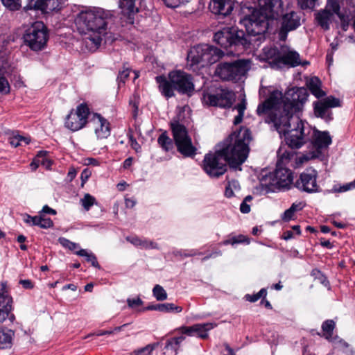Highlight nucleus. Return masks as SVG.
<instances>
[{
	"label": "nucleus",
	"mask_w": 355,
	"mask_h": 355,
	"mask_svg": "<svg viewBox=\"0 0 355 355\" xmlns=\"http://www.w3.org/2000/svg\"><path fill=\"white\" fill-rule=\"evenodd\" d=\"M309 96L304 87H292L284 94L274 90L268 98L260 103L257 109L259 116L268 114L265 121L272 123L275 130L284 135L286 144L292 149H299L306 141L304 122L300 119L299 113Z\"/></svg>",
	"instance_id": "1"
},
{
	"label": "nucleus",
	"mask_w": 355,
	"mask_h": 355,
	"mask_svg": "<svg viewBox=\"0 0 355 355\" xmlns=\"http://www.w3.org/2000/svg\"><path fill=\"white\" fill-rule=\"evenodd\" d=\"M267 13L253 8L250 14L240 19V23L246 30L247 34L235 26H225L216 31L214 42L224 49L246 50L251 48L253 42L259 41L267 31L269 26Z\"/></svg>",
	"instance_id": "2"
},
{
	"label": "nucleus",
	"mask_w": 355,
	"mask_h": 355,
	"mask_svg": "<svg viewBox=\"0 0 355 355\" xmlns=\"http://www.w3.org/2000/svg\"><path fill=\"white\" fill-rule=\"evenodd\" d=\"M251 139L250 130L242 127L239 130L233 132L218 146L220 153L230 168L241 170V166L248 157Z\"/></svg>",
	"instance_id": "3"
},
{
	"label": "nucleus",
	"mask_w": 355,
	"mask_h": 355,
	"mask_svg": "<svg viewBox=\"0 0 355 355\" xmlns=\"http://www.w3.org/2000/svg\"><path fill=\"white\" fill-rule=\"evenodd\" d=\"M111 14L102 8L80 12L75 19L79 31L89 35L87 38L98 47L106 34L107 26L111 20Z\"/></svg>",
	"instance_id": "4"
},
{
	"label": "nucleus",
	"mask_w": 355,
	"mask_h": 355,
	"mask_svg": "<svg viewBox=\"0 0 355 355\" xmlns=\"http://www.w3.org/2000/svg\"><path fill=\"white\" fill-rule=\"evenodd\" d=\"M162 94L169 98L175 96L174 90L180 94L191 96L194 91L192 76L181 70H175L168 73V80L164 76L155 78Z\"/></svg>",
	"instance_id": "5"
},
{
	"label": "nucleus",
	"mask_w": 355,
	"mask_h": 355,
	"mask_svg": "<svg viewBox=\"0 0 355 355\" xmlns=\"http://www.w3.org/2000/svg\"><path fill=\"white\" fill-rule=\"evenodd\" d=\"M292 171L281 163L276 164V169L268 175H263L260 183L266 193L275 192L281 189H288L293 182Z\"/></svg>",
	"instance_id": "6"
},
{
	"label": "nucleus",
	"mask_w": 355,
	"mask_h": 355,
	"mask_svg": "<svg viewBox=\"0 0 355 355\" xmlns=\"http://www.w3.org/2000/svg\"><path fill=\"white\" fill-rule=\"evenodd\" d=\"M250 67V61L245 59L220 62L216 67L214 75L223 80L237 82L245 76Z\"/></svg>",
	"instance_id": "7"
},
{
	"label": "nucleus",
	"mask_w": 355,
	"mask_h": 355,
	"mask_svg": "<svg viewBox=\"0 0 355 355\" xmlns=\"http://www.w3.org/2000/svg\"><path fill=\"white\" fill-rule=\"evenodd\" d=\"M234 98V93L227 89L209 87L202 91L201 101L203 105L207 106L230 108Z\"/></svg>",
	"instance_id": "8"
},
{
	"label": "nucleus",
	"mask_w": 355,
	"mask_h": 355,
	"mask_svg": "<svg viewBox=\"0 0 355 355\" xmlns=\"http://www.w3.org/2000/svg\"><path fill=\"white\" fill-rule=\"evenodd\" d=\"M24 44L32 51H39L44 49L49 40V31L42 21L34 22L25 32Z\"/></svg>",
	"instance_id": "9"
},
{
	"label": "nucleus",
	"mask_w": 355,
	"mask_h": 355,
	"mask_svg": "<svg viewBox=\"0 0 355 355\" xmlns=\"http://www.w3.org/2000/svg\"><path fill=\"white\" fill-rule=\"evenodd\" d=\"M171 128L178 151L186 157L195 156L197 148L193 145L186 127L175 121L171 123Z\"/></svg>",
	"instance_id": "10"
},
{
	"label": "nucleus",
	"mask_w": 355,
	"mask_h": 355,
	"mask_svg": "<svg viewBox=\"0 0 355 355\" xmlns=\"http://www.w3.org/2000/svg\"><path fill=\"white\" fill-rule=\"evenodd\" d=\"M227 164L219 148L214 153L206 154L203 159V169L211 178H218L223 175L227 171Z\"/></svg>",
	"instance_id": "11"
},
{
	"label": "nucleus",
	"mask_w": 355,
	"mask_h": 355,
	"mask_svg": "<svg viewBox=\"0 0 355 355\" xmlns=\"http://www.w3.org/2000/svg\"><path fill=\"white\" fill-rule=\"evenodd\" d=\"M89 114L90 111L87 104H80L74 112L71 111L67 116L64 123L65 127L73 132L82 129L87 123Z\"/></svg>",
	"instance_id": "12"
},
{
	"label": "nucleus",
	"mask_w": 355,
	"mask_h": 355,
	"mask_svg": "<svg viewBox=\"0 0 355 355\" xmlns=\"http://www.w3.org/2000/svg\"><path fill=\"white\" fill-rule=\"evenodd\" d=\"M143 0H119L120 21L123 26L132 25Z\"/></svg>",
	"instance_id": "13"
},
{
	"label": "nucleus",
	"mask_w": 355,
	"mask_h": 355,
	"mask_svg": "<svg viewBox=\"0 0 355 355\" xmlns=\"http://www.w3.org/2000/svg\"><path fill=\"white\" fill-rule=\"evenodd\" d=\"M302 12L290 11L282 15L280 19V28L279 30V38L282 41H285L288 33L296 30L301 25Z\"/></svg>",
	"instance_id": "14"
},
{
	"label": "nucleus",
	"mask_w": 355,
	"mask_h": 355,
	"mask_svg": "<svg viewBox=\"0 0 355 355\" xmlns=\"http://www.w3.org/2000/svg\"><path fill=\"white\" fill-rule=\"evenodd\" d=\"M318 172L312 168H306L302 172L295 183V187L302 191L312 193L320 191L317 184Z\"/></svg>",
	"instance_id": "15"
},
{
	"label": "nucleus",
	"mask_w": 355,
	"mask_h": 355,
	"mask_svg": "<svg viewBox=\"0 0 355 355\" xmlns=\"http://www.w3.org/2000/svg\"><path fill=\"white\" fill-rule=\"evenodd\" d=\"M60 4L61 0H27V3L24 7V10L26 12L35 10L48 14L59 10Z\"/></svg>",
	"instance_id": "16"
},
{
	"label": "nucleus",
	"mask_w": 355,
	"mask_h": 355,
	"mask_svg": "<svg viewBox=\"0 0 355 355\" xmlns=\"http://www.w3.org/2000/svg\"><path fill=\"white\" fill-rule=\"evenodd\" d=\"M234 6V2L233 0H211L209 3L211 12L223 17L230 15Z\"/></svg>",
	"instance_id": "17"
},
{
	"label": "nucleus",
	"mask_w": 355,
	"mask_h": 355,
	"mask_svg": "<svg viewBox=\"0 0 355 355\" xmlns=\"http://www.w3.org/2000/svg\"><path fill=\"white\" fill-rule=\"evenodd\" d=\"M92 121L96 125L95 133L98 139H105L110 135V124L101 114L94 113Z\"/></svg>",
	"instance_id": "18"
},
{
	"label": "nucleus",
	"mask_w": 355,
	"mask_h": 355,
	"mask_svg": "<svg viewBox=\"0 0 355 355\" xmlns=\"http://www.w3.org/2000/svg\"><path fill=\"white\" fill-rule=\"evenodd\" d=\"M187 60L193 70H196L198 65L203 67L204 44L192 47L188 53Z\"/></svg>",
	"instance_id": "19"
},
{
	"label": "nucleus",
	"mask_w": 355,
	"mask_h": 355,
	"mask_svg": "<svg viewBox=\"0 0 355 355\" xmlns=\"http://www.w3.org/2000/svg\"><path fill=\"white\" fill-rule=\"evenodd\" d=\"M224 55L223 51L218 48L204 44L203 67L218 62Z\"/></svg>",
	"instance_id": "20"
},
{
	"label": "nucleus",
	"mask_w": 355,
	"mask_h": 355,
	"mask_svg": "<svg viewBox=\"0 0 355 355\" xmlns=\"http://www.w3.org/2000/svg\"><path fill=\"white\" fill-rule=\"evenodd\" d=\"M259 10L268 14V17L275 18L278 10L282 6L281 0H259Z\"/></svg>",
	"instance_id": "21"
},
{
	"label": "nucleus",
	"mask_w": 355,
	"mask_h": 355,
	"mask_svg": "<svg viewBox=\"0 0 355 355\" xmlns=\"http://www.w3.org/2000/svg\"><path fill=\"white\" fill-rule=\"evenodd\" d=\"M276 61L278 63L289 65L292 67L299 66L301 64L300 54L297 51L291 50L278 56Z\"/></svg>",
	"instance_id": "22"
},
{
	"label": "nucleus",
	"mask_w": 355,
	"mask_h": 355,
	"mask_svg": "<svg viewBox=\"0 0 355 355\" xmlns=\"http://www.w3.org/2000/svg\"><path fill=\"white\" fill-rule=\"evenodd\" d=\"M313 107L314 114L316 117L321 118L327 122L333 119L332 113L329 111V108L322 100L314 101Z\"/></svg>",
	"instance_id": "23"
},
{
	"label": "nucleus",
	"mask_w": 355,
	"mask_h": 355,
	"mask_svg": "<svg viewBox=\"0 0 355 355\" xmlns=\"http://www.w3.org/2000/svg\"><path fill=\"white\" fill-rule=\"evenodd\" d=\"M333 19V12L327 9L321 10L315 14V20L318 24L324 31L329 30Z\"/></svg>",
	"instance_id": "24"
},
{
	"label": "nucleus",
	"mask_w": 355,
	"mask_h": 355,
	"mask_svg": "<svg viewBox=\"0 0 355 355\" xmlns=\"http://www.w3.org/2000/svg\"><path fill=\"white\" fill-rule=\"evenodd\" d=\"M185 336H180L167 340L163 348L164 355H177L180 344L185 340Z\"/></svg>",
	"instance_id": "25"
},
{
	"label": "nucleus",
	"mask_w": 355,
	"mask_h": 355,
	"mask_svg": "<svg viewBox=\"0 0 355 355\" xmlns=\"http://www.w3.org/2000/svg\"><path fill=\"white\" fill-rule=\"evenodd\" d=\"M331 144V138L328 132L317 131L313 139V145L317 148L328 147Z\"/></svg>",
	"instance_id": "26"
},
{
	"label": "nucleus",
	"mask_w": 355,
	"mask_h": 355,
	"mask_svg": "<svg viewBox=\"0 0 355 355\" xmlns=\"http://www.w3.org/2000/svg\"><path fill=\"white\" fill-rule=\"evenodd\" d=\"M322 83L319 78L314 76L310 78L307 83V87L311 93L317 98L325 96V92L321 89Z\"/></svg>",
	"instance_id": "27"
},
{
	"label": "nucleus",
	"mask_w": 355,
	"mask_h": 355,
	"mask_svg": "<svg viewBox=\"0 0 355 355\" xmlns=\"http://www.w3.org/2000/svg\"><path fill=\"white\" fill-rule=\"evenodd\" d=\"M216 327L215 323H198L196 324L195 336L196 335L198 338L205 339L208 338V332L211 329Z\"/></svg>",
	"instance_id": "28"
},
{
	"label": "nucleus",
	"mask_w": 355,
	"mask_h": 355,
	"mask_svg": "<svg viewBox=\"0 0 355 355\" xmlns=\"http://www.w3.org/2000/svg\"><path fill=\"white\" fill-rule=\"evenodd\" d=\"M76 254L80 257H84L87 262L91 263L92 266L100 269L101 266L98 263L97 258L92 252H88L85 249H80L76 252Z\"/></svg>",
	"instance_id": "29"
},
{
	"label": "nucleus",
	"mask_w": 355,
	"mask_h": 355,
	"mask_svg": "<svg viewBox=\"0 0 355 355\" xmlns=\"http://www.w3.org/2000/svg\"><path fill=\"white\" fill-rule=\"evenodd\" d=\"M0 301L2 305L12 306V299L8 292L6 282L0 284Z\"/></svg>",
	"instance_id": "30"
},
{
	"label": "nucleus",
	"mask_w": 355,
	"mask_h": 355,
	"mask_svg": "<svg viewBox=\"0 0 355 355\" xmlns=\"http://www.w3.org/2000/svg\"><path fill=\"white\" fill-rule=\"evenodd\" d=\"M335 326L336 324L333 320H327L322 324L323 336L327 340H330L331 338Z\"/></svg>",
	"instance_id": "31"
},
{
	"label": "nucleus",
	"mask_w": 355,
	"mask_h": 355,
	"mask_svg": "<svg viewBox=\"0 0 355 355\" xmlns=\"http://www.w3.org/2000/svg\"><path fill=\"white\" fill-rule=\"evenodd\" d=\"M6 70L5 68L0 67V94H8L10 93V84L5 76Z\"/></svg>",
	"instance_id": "32"
},
{
	"label": "nucleus",
	"mask_w": 355,
	"mask_h": 355,
	"mask_svg": "<svg viewBox=\"0 0 355 355\" xmlns=\"http://www.w3.org/2000/svg\"><path fill=\"white\" fill-rule=\"evenodd\" d=\"M157 142L166 152L171 150L173 148V142L172 139L168 137L166 132L159 135Z\"/></svg>",
	"instance_id": "33"
},
{
	"label": "nucleus",
	"mask_w": 355,
	"mask_h": 355,
	"mask_svg": "<svg viewBox=\"0 0 355 355\" xmlns=\"http://www.w3.org/2000/svg\"><path fill=\"white\" fill-rule=\"evenodd\" d=\"M13 334L12 331H0V348L6 349L8 348L11 345L12 335Z\"/></svg>",
	"instance_id": "34"
},
{
	"label": "nucleus",
	"mask_w": 355,
	"mask_h": 355,
	"mask_svg": "<svg viewBox=\"0 0 355 355\" xmlns=\"http://www.w3.org/2000/svg\"><path fill=\"white\" fill-rule=\"evenodd\" d=\"M294 153L292 151L282 150L279 149L277 151L278 160L277 164L281 163L282 166H285L291 160Z\"/></svg>",
	"instance_id": "35"
},
{
	"label": "nucleus",
	"mask_w": 355,
	"mask_h": 355,
	"mask_svg": "<svg viewBox=\"0 0 355 355\" xmlns=\"http://www.w3.org/2000/svg\"><path fill=\"white\" fill-rule=\"evenodd\" d=\"M80 202L86 211H89L94 204H96L95 198L89 193L85 194L84 197L80 199Z\"/></svg>",
	"instance_id": "36"
},
{
	"label": "nucleus",
	"mask_w": 355,
	"mask_h": 355,
	"mask_svg": "<svg viewBox=\"0 0 355 355\" xmlns=\"http://www.w3.org/2000/svg\"><path fill=\"white\" fill-rule=\"evenodd\" d=\"M153 296L158 301H164L167 299V293L166 291L164 289V288L159 285L156 284L153 289Z\"/></svg>",
	"instance_id": "37"
},
{
	"label": "nucleus",
	"mask_w": 355,
	"mask_h": 355,
	"mask_svg": "<svg viewBox=\"0 0 355 355\" xmlns=\"http://www.w3.org/2000/svg\"><path fill=\"white\" fill-rule=\"evenodd\" d=\"M159 343L147 345L146 347L135 350L132 355H150L153 349L159 345Z\"/></svg>",
	"instance_id": "38"
},
{
	"label": "nucleus",
	"mask_w": 355,
	"mask_h": 355,
	"mask_svg": "<svg viewBox=\"0 0 355 355\" xmlns=\"http://www.w3.org/2000/svg\"><path fill=\"white\" fill-rule=\"evenodd\" d=\"M182 311V306H177L173 303L162 304L161 312L162 313H180Z\"/></svg>",
	"instance_id": "39"
},
{
	"label": "nucleus",
	"mask_w": 355,
	"mask_h": 355,
	"mask_svg": "<svg viewBox=\"0 0 355 355\" xmlns=\"http://www.w3.org/2000/svg\"><path fill=\"white\" fill-rule=\"evenodd\" d=\"M267 290L265 288H261L257 293L250 295L247 294L245 295V299L250 302H255L259 300L261 297L263 299L266 297Z\"/></svg>",
	"instance_id": "40"
},
{
	"label": "nucleus",
	"mask_w": 355,
	"mask_h": 355,
	"mask_svg": "<svg viewBox=\"0 0 355 355\" xmlns=\"http://www.w3.org/2000/svg\"><path fill=\"white\" fill-rule=\"evenodd\" d=\"M239 189V184L238 181L232 180L228 182L227 185L225 187V196L227 198H231L234 196L233 189Z\"/></svg>",
	"instance_id": "41"
},
{
	"label": "nucleus",
	"mask_w": 355,
	"mask_h": 355,
	"mask_svg": "<svg viewBox=\"0 0 355 355\" xmlns=\"http://www.w3.org/2000/svg\"><path fill=\"white\" fill-rule=\"evenodd\" d=\"M58 241H59V243L64 248H68L70 250H75L80 248V246L78 243L72 242V241H69V239L64 238V237L59 238Z\"/></svg>",
	"instance_id": "42"
},
{
	"label": "nucleus",
	"mask_w": 355,
	"mask_h": 355,
	"mask_svg": "<svg viewBox=\"0 0 355 355\" xmlns=\"http://www.w3.org/2000/svg\"><path fill=\"white\" fill-rule=\"evenodd\" d=\"M327 8H329L328 10L333 12V15H338L340 13V6L337 0H327Z\"/></svg>",
	"instance_id": "43"
},
{
	"label": "nucleus",
	"mask_w": 355,
	"mask_h": 355,
	"mask_svg": "<svg viewBox=\"0 0 355 355\" xmlns=\"http://www.w3.org/2000/svg\"><path fill=\"white\" fill-rule=\"evenodd\" d=\"M338 18L340 20V27L343 31H347L348 30L349 23H350V17L347 15H345L342 12L337 15Z\"/></svg>",
	"instance_id": "44"
},
{
	"label": "nucleus",
	"mask_w": 355,
	"mask_h": 355,
	"mask_svg": "<svg viewBox=\"0 0 355 355\" xmlns=\"http://www.w3.org/2000/svg\"><path fill=\"white\" fill-rule=\"evenodd\" d=\"M297 4L302 10L313 9L318 0H297Z\"/></svg>",
	"instance_id": "45"
},
{
	"label": "nucleus",
	"mask_w": 355,
	"mask_h": 355,
	"mask_svg": "<svg viewBox=\"0 0 355 355\" xmlns=\"http://www.w3.org/2000/svg\"><path fill=\"white\" fill-rule=\"evenodd\" d=\"M1 2L10 10H17L20 8L19 0H1Z\"/></svg>",
	"instance_id": "46"
},
{
	"label": "nucleus",
	"mask_w": 355,
	"mask_h": 355,
	"mask_svg": "<svg viewBox=\"0 0 355 355\" xmlns=\"http://www.w3.org/2000/svg\"><path fill=\"white\" fill-rule=\"evenodd\" d=\"M322 101L329 109L331 107H336L340 106V100L332 96H328L324 98Z\"/></svg>",
	"instance_id": "47"
},
{
	"label": "nucleus",
	"mask_w": 355,
	"mask_h": 355,
	"mask_svg": "<svg viewBox=\"0 0 355 355\" xmlns=\"http://www.w3.org/2000/svg\"><path fill=\"white\" fill-rule=\"evenodd\" d=\"M165 5L168 8H177L186 3L189 2L191 0H162Z\"/></svg>",
	"instance_id": "48"
},
{
	"label": "nucleus",
	"mask_w": 355,
	"mask_h": 355,
	"mask_svg": "<svg viewBox=\"0 0 355 355\" xmlns=\"http://www.w3.org/2000/svg\"><path fill=\"white\" fill-rule=\"evenodd\" d=\"M139 248L142 249H158V245L153 241L144 239L141 240Z\"/></svg>",
	"instance_id": "49"
},
{
	"label": "nucleus",
	"mask_w": 355,
	"mask_h": 355,
	"mask_svg": "<svg viewBox=\"0 0 355 355\" xmlns=\"http://www.w3.org/2000/svg\"><path fill=\"white\" fill-rule=\"evenodd\" d=\"M46 154V151H39L37 153V158L41 159V160H38L41 164L46 166V168H49L51 165V162L47 159Z\"/></svg>",
	"instance_id": "50"
},
{
	"label": "nucleus",
	"mask_w": 355,
	"mask_h": 355,
	"mask_svg": "<svg viewBox=\"0 0 355 355\" xmlns=\"http://www.w3.org/2000/svg\"><path fill=\"white\" fill-rule=\"evenodd\" d=\"M40 227L42 229H48L53 226V222L50 218H45L40 215Z\"/></svg>",
	"instance_id": "51"
},
{
	"label": "nucleus",
	"mask_w": 355,
	"mask_h": 355,
	"mask_svg": "<svg viewBox=\"0 0 355 355\" xmlns=\"http://www.w3.org/2000/svg\"><path fill=\"white\" fill-rule=\"evenodd\" d=\"M178 330L182 334H186L189 336H195L196 324L192 326H182L180 327Z\"/></svg>",
	"instance_id": "52"
},
{
	"label": "nucleus",
	"mask_w": 355,
	"mask_h": 355,
	"mask_svg": "<svg viewBox=\"0 0 355 355\" xmlns=\"http://www.w3.org/2000/svg\"><path fill=\"white\" fill-rule=\"evenodd\" d=\"M127 303L130 308H135L136 306H139L143 304V301L140 297L137 298H128L127 299Z\"/></svg>",
	"instance_id": "53"
},
{
	"label": "nucleus",
	"mask_w": 355,
	"mask_h": 355,
	"mask_svg": "<svg viewBox=\"0 0 355 355\" xmlns=\"http://www.w3.org/2000/svg\"><path fill=\"white\" fill-rule=\"evenodd\" d=\"M7 318L12 322L15 319V316L12 313H9L7 312V309H0V322H4Z\"/></svg>",
	"instance_id": "54"
},
{
	"label": "nucleus",
	"mask_w": 355,
	"mask_h": 355,
	"mask_svg": "<svg viewBox=\"0 0 355 355\" xmlns=\"http://www.w3.org/2000/svg\"><path fill=\"white\" fill-rule=\"evenodd\" d=\"M295 213L294 210L290 207L283 213L282 219L284 221L288 222L293 218Z\"/></svg>",
	"instance_id": "55"
},
{
	"label": "nucleus",
	"mask_w": 355,
	"mask_h": 355,
	"mask_svg": "<svg viewBox=\"0 0 355 355\" xmlns=\"http://www.w3.org/2000/svg\"><path fill=\"white\" fill-rule=\"evenodd\" d=\"M128 137L129 139V142L131 147L136 151L138 152L141 149L140 145L137 141L136 139L133 137L132 134L128 133Z\"/></svg>",
	"instance_id": "56"
},
{
	"label": "nucleus",
	"mask_w": 355,
	"mask_h": 355,
	"mask_svg": "<svg viewBox=\"0 0 355 355\" xmlns=\"http://www.w3.org/2000/svg\"><path fill=\"white\" fill-rule=\"evenodd\" d=\"M233 243L234 244L238 243H245L247 244L250 243V240L248 237L243 234H239V236H233Z\"/></svg>",
	"instance_id": "57"
},
{
	"label": "nucleus",
	"mask_w": 355,
	"mask_h": 355,
	"mask_svg": "<svg viewBox=\"0 0 355 355\" xmlns=\"http://www.w3.org/2000/svg\"><path fill=\"white\" fill-rule=\"evenodd\" d=\"M176 255H180L183 257H189L195 255H201L202 252H198L196 250H189V252H182V251H178L175 253Z\"/></svg>",
	"instance_id": "58"
},
{
	"label": "nucleus",
	"mask_w": 355,
	"mask_h": 355,
	"mask_svg": "<svg viewBox=\"0 0 355 355\" xmlns=\"http://www.w3.org/2000/svg\"><path fill=\"white\" fill-rule=\"evenodd\" d=\"M20 135H13L10 138V144L12 146L16 148L21 146V143H20Z\"/></svg>",
	"instance_id": "59"
},
{
	"label": "nucleus",
	"mask_w": 355,
	"mask_h": 355,
	"mask_svg": "<svg viewBox=\"0 0 355 355\" xmlns=\"http://www.w3.org/2000/svg\"><path fill=\"white\" fill-rule=\"evenodd\" d=\"M130 71L127 68L122 71H120L119 73V76L117 77V79L119 80V82L125 83V79L129 76Z\"/></svg>",
	"instance_id": "60"
},
{
	"label": "nucleus",
	"mask_w": 355,
	"mask_h": 355,
	"mask_svg": "<svg viewBox=\"0 0 355 355\" xmlns=\"http://www.w3.org/2000/svg\"><path fill=\"white\" fill-rule=\"evenodd\" d=\"M19 283L25 289H32L34 287L33 283L30 279H21Z\"/></svg>",
	"instance_id": "61"
},
{
	"label": "nucleus",
	"mask_w": 355,
	"mask_h": 355,
	"mask_svg": "<svg viewBox=\"0 0 355 355\" xmlns=\"http://www.w3.org/2000/svg\"><path fill=\"white\" fill-rule=\"evenodd\" d=\"M355 189V180L351 182L347 183L340 187L339 191L340 192L347 191Z\"/></svg>",
	"instance_id": "62"
},
{
	"label": "nucleus",
	"mask_w": 355,
	"mask_h": 355,
	"mask_svg": "<svg viewBox=\"0 0 355 355\" xmlns=\"http://www.w3.org/2000/svg\"><path fill=\"white\" fill-rule=\"evenodd\" d=\"M235 108L238 111V114H241L244 115V112L246 109L245 101L243 100L241 103L236 105Z\"/></svg>",
	"instance_id": "63"
},
{
	"label": "nucleus",
	"mask_w": 355,
	"mask_h": 355,
	"mask_svg": "<svg viewBox=\"0 0 355 355\" xmlns=\"http://www.w3.org/2000/svg\"><path fill=\"white\" fill-rule=\"evenodd\" d=\"M127 241L131 243L132 245L139 247L141 244V239L137 237V236H128L126 238Z\"/></svg>",
	"instance_id": "64"
}]
</instances>
